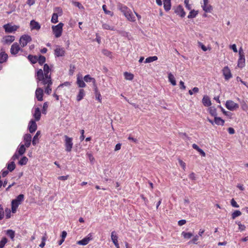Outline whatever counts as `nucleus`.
I'll use <instances>...</instances> for the list:
<instances>
[{"mask_svg": "<svg viewBox=\"0 0 248 248\" xmlns=\"http://www.w3.org/2000/svg\"><path fill=\"white\" fill-rule=\"evenodd\" d=\"M43 70L40 69L37 70L35 77L38 86L43 85L45 87V92L49 94L51 92V86L52 81L51 78L50 69L47 64L44 65Z\"/></svg>", "mask_w": 248, "mask_h": 248, "instance_id": "1", "label": "nucleus"}, {"mask_svg": "<svg viewBox=\"0 0 248 248\" xmlns=\"http://www.w3.org/2000/svg\"><path fill=\"white\" fill-rule=\"evenodd\" d=\"M118 9L123 13L127 20L134 22L136 21V18L131 10L126 6L122 4L118 5Z\"/></svg>", "mask_w": 248, "mask_h": 248, "instance_id": "2", "label": "nucleus"}, {"mask_svg": "<svg viewBox=\"0 0 248 248\" xmlns=\"http://www.w3.org/2000/svg\"><path fill=\"white\" fill-rule=\"evenodd\" d=\"M24 195L22 194H19L16 198L12 200L11 202V209L12 212L15 213L16 211V209L18 206L21 204L22 202L24 201Z\"/></svg>", "mask_w": 248, "mask_h": 248, "instance_id": "3", "label": "nucleus"}, {"mask_svg": "<svg viewBox=\"0 0 248 248\" xmlns=\"http://www.w3.org/2000/svg\"><path fill=\"white\" fill-rule=\"evenodd\" d=\"M26 147L23 143H20L18 146L17 147L16 150L13 155L12 157V159L16 160L19 158L20 156H22L26 152Z\"/></svg>", "mask_w": 248, "mask_h": 248, "instance_id": "4", "label": "nucleus"}, {"mask_svg": "<svg viewBox=\"0 0 248 248\" xmlns=\"http://www.w3.org/2000/svg\"><path fill=\"white\" fill-rule=\"evenodd\" d=\"M63 25L62 23L60 22L58 25L52 27L53 33L56 38H59L62 35Z\"/></svg>", "mask_w": 248, "mask_h": 248, "instance_id": "5", "label": "nucleus"}, {"mask_svg": "<svg viewBox=\"0 0 248 248\" xmlns=\"http://www.w3.org/2000/svg\"><path fill=\"white\" fill-rule=\"evenodd\" d=\"M64 146L65 147V151L67 152L71 151L73 146V139L70 138L66 135L64 136Z\"/></svg>", "mask_w": 248, "mask_h": 248, "instance_id": "6", "label": "nucleus"}, {"mask_svg": "<svg viewBox=\"0 0 248 248\" xmlns=\"http://www.w3.org/2000/svg\"><path fill=\"white\" fill-rule=\"evenodd\" d=\"M239 59L237 62V66L239 67L243 68L245 65V53L242 47L239 49Z\"/></svg>", "mask_w": 248, "mask_h": 248, "instance_id": "7", "label": "nucleus"}, {"mask_svg": "<svg viewBox=\"0 0 248 248\" xmlns=\"http://www.w3.org/2000/svg\"><path fill=\"white\" fill-rule=\"evenodd\" d=\"M5 32L7 33H10L16 31L19 28V26L12 25L11 23H8L3 26Z\"/></svg>", "mask_w": 248, "mask_h": 248, "instance_id": "8", "label": "nucleus"}, {"mask_svg": "<svg viewBox=\"0 0 248 248\" xmlns=\"http://www.w3.org/2000/svg\"><path fill=\"white\" fill-rule=\"evenodd\" d=\"M31 41V37L27 34L22 35L19 39V43L22 47H24L28 43Z\"/></svg>", "mask_w": 248, "mask_h": 248, "instance_id": "9", "label": "nucleus"}, {"mask_svg": "<svg viewBox=\"0 0 248 248\" xmlns=\"http://www.w3.org/2000/svg\"><path fill=\"white\" fill-rule=\"evenodd\" d=\"M10 53L12 55L16 56L19 51H22L23 50L20 48L19 45L17 43H14L11 46Z\"/></svg>", "mask_w": 248, "mask_h": 248, "instance_id": "10", "label": "nucleus"}, {"mask_svg": "<svg viewBox=\"0 0 248 248\" xmlns=\"http://www.w3.org/2000/svg\"><path fill=\"white\" fill-rule=\"evenodd\" d=\"M54 55L56 57H63L65 55V50L64 47L56 45L54 49Z\"/></svg>", "mask_w": 248, "mask_h": 248, "instance_id": "11", "label": "nucleus"}, {"mask_svg": "<svg viewBox=\"0 0 248 248\" xmlns=\"http://www.w3.org/2000/svg\"><path fill=\"white\" fill-rule=\"evenodd\" d=\"M226 108L231 110L233 111L239 108V105L232 100H227L225 104Z\"/></svg>", "mask_w": 248, "mask_h": 248, "instance_id": "12", "label": "nucleus"}, {"mask_svg": "<svg viewBox=\"0 0 248 248\" xmlns=\"http://www.w3.org/2000/svg\"><path fill=\"white\" fill-rule=\"evenodd\" d=\"M92 239L93 234L92 233H90L82 240L77 241V244L79 245L85 246L87 245Z\"/></svg>", "mask_w": 248, "mask_h": 248, "instance_id": "13", "label": "nucleus"}, {"mask_svg": "<svg viewBox=\"0 0 248 248\" xmlns=\"http://www.w3.org/2000/svg\"><path fill=\"white\" fill-rule=\"evenodd\" d=\"M15 40V37L13 35H6L1 39V42L4 45H10Z\"/></svg>", "mask_w": 248, "mask_h": 248, "instance_id": "14", "label": "nucleus"}, {"mask_svg": "<svg viewBox=\"0 0 248 248\" xmlns=\"http://www.w3.org/2000/svg\"><path fill=\"white\" fill-rule=\"evenodd\" d=\"M203 4H202V7L205 13H211L213 10L212 6L209 4L208 0H203Z\"/></svg>", "mask_w": 248, "mask_h": 248, "instance_id": "15", "label": "nucleus"}, {"mask_svg": "<svg viewBox=\"0 0 248 248\" xmlns=\"http://www.w3.org/2000/svg\"><path fill=\"white\" fill-rule=\"evenodd\" d=\"M223 75L225 80H228L232 77L231 70L228 66H225L222 69Z\"/></svg>", "mask_w": 248, "mask_h": 248, "instance_id": "16", "label": "nucleus"}, {"mask_svg": "<svg viewBox=\"0 0 248 248\" xmlns=\"http://www.w3.org/2000/svg\"><path fill=\"white\" fill-rule=\"evenodd\" d=\"M31 139L32 137L31 135L30 134H25L23 136V141L24 142V145L26 146L27 148L30 147L31 143Z\"/></svg>", "mask_w": 248, "mask_h": 248, "instance_id": "17", "label": "nucleus"}, {"mask_svg": "<svg viewBox=\"0 0 248 248\" xmlns=\"http://www.w3.org/2000/svg\"><path fill=\"white\" fill-rule=\"evenodd\" d=\"M35 97L38 101H41L43 100V90L41 88H37L35 91Z\"/></svg>", "mask_w": 248, "mask_h": 248, "instance_id": "18", "label": "nucleus"}, {"mask_svg": "<svg viewBox=\"0 0 248 248\" xmlns=\"http://www.w3.org/2000/svg\"><path fill=\"white\" fill-rule=\"evenodd\" d=\"M28 128L31 133L35 132L37 129V124L35 121L31 120L29 124Z\"/></svg>", "mask_w": 248, "mask_h": 248, "instance_id": "19", "label": "nucleus"}, {"mask_svg": "<svg viewBox=\"0 0 248 248\" xmlns=\"http://www.w3.org/2000/svg\"><path fill=\"white\" fill-rule=\"evenodd\" d=\"M30 28L31 30H35L36 31H39L41 28V26L38 22L34 20H32L30 22Z\"/></svg>", "mask_w": 248, "mask_h": 248, "instance_id": "20", "label": "nucleus"}, {"mask_svg": "<svg viewBox=\"0 0 248 248\" xmlns=\"http://www.w3.org/2000/svg\"><path fill=\"white\" fill-rule=\"evenodd\" d=\"M8 56L4 51L0 52V63H3L7 61Z\"/></svg>", "mask_w": 248, "mask_h": 248, "instance_id": "21", "label": "nucleus"}, {"mask_svg": "<svg viewBox=\"0 0 248 248\" xmlns=\"http://www.w3.org/2000/svg\"><path fill=\"white\" fill-rule=\"evenodd\" d=\"M175 13L179 15L181 17H184L186 15V13L183 7L181 5H179L175 10Z\"/></svg>", "mask_w": 248, "mask_h": 248, "instance_id": "22", "label": "nucleus"}, {"mask_svg": "<svg viewBox=\"0 0 248 248\" xmlns=\"http://www.w3.org/2000/svg\"><path fill=\"white\" fill-rule=\"evenodd\" d=\"M202 103L204 106L209 107L211 105L210 98L207 95H204L202 100Z\"/></svg>", "mask_w": 248, "mask_h": 248, "instance_id": "23", "label": "nucleus"}, {"mask_svg": "<svg viewBox=\"0 0 248 248\" xmlns=\"http://www.w3.org/2000/svg\"><path fill=\"white\" fill-rule=\"evenodd\" d=\"M77 84L80 88H84L86 87V84L82 79V78L79 75L77 77Z\"/></svg>", "mask_w": 248, "mask_h": 248, "instance_id": "24", "label": "nucleus"}, {"mask_svg": "<svg viewBox=\"0 0 248 248\" xmlns=\"http://www.w3.org/2000/svg\"><path fill=\"white\" fill-rule=\"evenodd\" d=\"M240 103L241 108L243 110L247 111L248 110V105L244 100H240V98L237 99Z\"/></svg>", "mask_w": 248, "mask_h": 248, "instance_id": "25", "label": "nucleus"}, {"mask_svg": "<svg viewBox=\"0 0 248 248\" xmlns=\"http://www.w3.org/2000/svg\"><path fill=\"white\" fill-rule=\"evenodd\" d=\"M84 80L86 82H92L93 86L96 85L95 79L94 78H92L89 75H87L84 76Z\"/></svg>", "mask_w": 248, "mask_h": 248, "instance_id": "26", "label": "nucleus"}, {"mask_svg": "<svg viewBox=\"0 0 248 248\" xmlns=\"http://www.w3.org/2000/svg\"><path fill=\"white\" fill-rule=\"evenodd\" d=\"M85 93L83 89H80L79 90L78 93L77 95V100L78 101H81L85 96Z\"/></svg>", "mask_w": 248, "mask_h": 248, "instance_id": "27", "label": "nucleus"}, {"mask_svg": "<svg viewBox=\"0 0 248 248\" xmlns=\"http://www.w3.org/2000/svg\"><path fill=\"white\" fill-rule=\"evenodd\" d=\"M33 116L34 117L35 120L37 121L40 119L41 111L39 108H35Z\"/></svg>", "mask_w": 248, "mask_h": 248, "instance_id": "28", "label": "nucleus"}, {"mask_svg": "<svg viewBox=\"0 0 248 248\" xmlns=\"http://www.w3.org/2000/svg\"><path fill=\"white\" fill-rule=\"evenodd\" d=\"M163 5L166 11H169L171 8V0H163Z\"/></svg>", "mask_w": 248, "mask_h": 248, "instance_id": "29", "label": "nucleus"}, {"mask_svg": "<svg viewBox=\"0 0 248 248\" xmlns=\"http://www.w3.org/2000/svg\"><path fill=\"white\" fill-rule=\"evenodd\" d=\"M41 134V132L40 131H38L34 136L32 140V143L33 145H35L39 142V137Z\"/></svg>", "mask_w": 248, "mask_h": 248, "instance_id": "30", "label": "nucleus"}, {"mask_svg": "<svg viewBox=\"0 0 248 248\" xmlns=\"http://www.w3.org/2000/svg\"><path fill=\"white\" fill-rule=\"evenodd\" d=\"M93 87H94V93H95V95L96 97V99L97 100H98L100 102H101L102 97H101V95L99 92L98 91V90L97 87V85H95V86H93Z\"/></svg>", "mask_w": 248, "mask_h": 248, "instance_id": "31", "label": "nucleus"}, {"mask_svg": "<svg viewBox=\"0 0 248 248\" xmlns=\"http://www.w3.org/2000/svg\"><path fill=\"white\" fill-rule=\"evenodd\" d=\"M214 122L218 125H223L224 124V121L220 117L217 116L214 117Z\"/></svg>", "mask_w": 248, "mask_h": 248, "instance_id": "32", "label": "nucleus"}, {"mask_svg": "<svg viewBox=\"0 0 248 248\" xmlns=\"http://www.w3.org/2000/svg\"><path fill=\"white\" fill-rule=\"evenodd\" d=\"M168 79L169 82H170L173 86L176 85V83L175 78L171 73L168 74Z\"/></svg>", "mask_w": 248, "mask_h": 248, "instance_id": "33", "label": "nucleus"}, {"mask_svg": "<svg viewBox=\"0 0 248 248\" xmlns=\"http://www.w3.org/2000/svg\"><path fill=\"white\" fill-rule=\"evenodd\" d=\"M102 26L103 29L114 31V27L110 26L108 23H102Z\"/></svg>", "mask_w": 248, "mask_h": 248, "instance_id": "34", "label": "nucleus"}, {"mask_svg": "<svg viewBox=\"0 0 248 248\" xmlns=\"http://www.w3.org/2000/svg\"><path fill=\"white\" fill-rule=\"evenodd\" d=\"M28 161V159L26 156H23L18 161V164L20 166L26 165Z\"/></svg>", "mask_w": 248, "mask_h": 248, "instance_id": "35", "label": "nucleus"}, {"mask_svg": "<svg viewBox=\"0 0 248 248\" xmlns=\"http://www.w3.org/2000/svg\"><path fill=\"white\" fill-rule=\"evenodd\" d=\"M208 111L212 116L215 117L217 116V109L215 107H210L208 108Z\"/></svg>", "mask_w": 248, "mask_h": 248, "instance_id": "36", "label": "nucleus"}, {"mask_svg": "<svg viewBox=\"0 0 248 248\" xmlns=\"http://www.w3.org/2000/svg\"><path fill=\"white\" fill-rule=\"evenodd\" d=\"M124 75L125 79L126 80H132L134 78L133 74L127 72H125L124 74Z\"/></svg>", "mask_w": 248, "mask_h": 248, "instance_id": "37", "label": "nucleus"}, {"mask_svg": "<svg viewBox=\"0 0 248 248\" xmlns=\"http://www.w3.org/2000/svg\"><path fill=\"white\" fill-rule=\"evenodd\" d=\"M118 236L116 234L115 231H113L111 233V239L112 242L114 243H116L118 242Z\"/></svg>", "mask_w": 248, "mask_h": 248, "instance_id": "38", "label": "nucleus"}, {"mask_svg": "<svg viewBox=\"0 0 248 248\" xmlns=\"http://www.w3.org/2000/svg\"><path fill=\"white\" fill-rule=\"evenodd\" d=\"M6 234L9 236L12 240H13L15 236V232L12 230H8L6 231Z\"/></svg>", "mask_w": 248, "mask_h": 248, "instance_id": "39", "label": "nucleus"}, {"mask_svg": "<svg viewBox=\"0 0 248 248\" xmlns=\"http://www.w3.org/2000/svg\"><path fill=\"white\" fill-rule=\"evenodd\" d=\"M198 11H195L194 10H191L187 16V17L188 18H192L195 17L198 15Z\"/></svg>", "mask_w": 248, "mask_h": 248, "instance_id": "40", "label": "nucleus"}, {"mask_svg": "<svg viewBox=\"0 0 248 248\" xmlns=\"http://www.w3.org/2000/svg\"><path fill=\"white\" fill-rule=\"evenodd\" d=\"M157 60V56H152L147 58L145 59V63H150L153 62H154L155 61H156Z\"/></svg>", "mask_w": 248, "mask_h": 248, "instance_id": "41", "label": "nucleus"}, {"mask_svg": "<svg viewBox=\"0 0 248 248\" xmlns=\"http://www.w3.org/2000/svg\"><path fill=\"white\" fill-rule=\"evenodd\" d=\"M16 165L14 161L10 162L7 164V169L10 171H12L15 170Z\"/></svg>", "mask_w": 248, "mask_h": 248, "instance_id": "42", "label": "nucleus"}, {"mask_svg": "<svg viewBox=\"0 0 248 248\" xmlns=\"http://www.w3.org/2000/svg\"><path fill=\"white\" fill-rule=\"evenodd\" d=\"M58 15L57 13H53L51 17V22L53 23H56L58 22Z\"/></svg>", "mask_w": 248, "mask_h": 248, "instance_id": "43", "label": "nucleus"}, {"mask_svg": "<svg viewBox=\"0 0 248 248\" xmlns=\"http://www.w3.org/2000/svg\"><path fill=\"white\" fill-rule=\"evenodd\" d=\"M28 59L32 63H35L37 62V57L35 56H33L31 55H29L28 57Z\"/></svg>", "mask_w": 248, "mask_h": 248, "instance_id": "44", "label": "nucleus"}, {"mask_svg": "<svg viewBox=\"0 0 248 248\" xmlns=\"http://www.w3.org/2000/svg\"><path fill=\"white\" fill-rule=\"evenodd\" d=\"M241 214L242 213L240 211L236 210L232 214V219H234L236 217L241 216Z\"/></svg>", "mask_w": 248, "mask_h": 248, "instance_id": "45", "label": "nucleus"}, {"mask_svg": "<svg viewBox=\"0 0 248 248\" xmlns=\"http://www.w3.org/2000/svg\"><path fill=\"white\" fill-rule=\"evenodd\" d=\"M8 240L6 237H3L0 241V248H3L5 244L7 243Z\"/></svg>", "mask_w": 248, "mask_h": 248, "instance_id": "46", "label": "nucleus"}, {"mask_svg": "<svg viewBox=\"0 0 248 248\" xmlns=\"http://www.w3.org/2000/svg\"><path fill=\"white\" fill-rule=\"evenodd\" d=\"M182 235L185 238H187L189 239L191 238L193 236V234L191 232H182Z\"/></svg>", "mask_w": 248, "mask_h": 248, "instance_id": "47", "label": "nucleus"}, {"mask_svg": "<svg viewBox=\"0 0 248 248\" xmlns=\"http://www.w3.org/2000/svg\"><path fill=\"white\" fill-rule=\"evenodd\" d=\"M37 62H38L39 64H43L46 62L45 57L44 56L40 55L38 58H37Z\"/></svg>", "mask_w": 248, "mask_h": 248, "instance_id": "48", "label": "nucleus"}, {"mask_svg": "<svg viewBox=\"0 0 248 248\" xmlns=\"http://www.w3.org/2000/svg\"><path fill=\"white\" fill-rule=\"evenodd\" d=\"M73 3L75 6L78 7L80 9L83 10L84 9L82 5L78 1H73Z\"/></svg>", "mask_w": 248, "mask_h": 248, "instance_id": "49", "label": "nucleus"}, {"mask_svg": "<svg viewBox=\"0 0 248 248\" xmlns=\"http://www.w3.org/2000/svg\"><path fill=\"white\" fill-rule=\"evenodd\" d=\"M236 223L238 225V226H239V230L241 232L243 231H244L245 230L246 226L242 224L240 222H239H239H237Z\"/></svg>", "mask_w": 248, "mask_h": 248, "instance_id": "50", "label": "nucleus"}, {"mask_svg": "<svg viewBox=\"0 0 248 248\" xmlns=\"http://www.w3.org/2000/svg\"><path fill=\"white\" fill-rule=\"evenodd\" d=\"M48 104L47 102H45L43 104V109H42V113L43 114H46V110L48 108Z\"/></svg>", "mask_w": 248, "mask_h": 248, "instance_id": "51", "label": "nucleus"}, {"mask_svg": "<svg viewBox=\"0 0 248 248\" xmlns=\"http://www.w3.org/2000/svg\"><path fill=\"white\" fill-rule=\"evenodd\" d=\"M184 2L186 8L188 10H191L192 7L191 5L189 4V0H185Z\"/></svg>", "mask_w": 248, "mask_h": 248, "instance_id": "52", "label": "nucleus"}, {"mask_svg": "<svg viewBox=\"0 0 248 248\" xmlns=\"http://www.w3.org/2000/svg\"><path fill=\"white\" fill-rule=\"evenodd\" d=\"M231 203L232 207H236V208L239 207V205L237 203V202H235V201L233 199L231 200Z\"/></svg>", "mask_w": 248, "mask_h": 248, "instance_id": "53", "label": "nucleus"}, {"mask_svg": "<svg viewBox=\"0 0 248 248\" xmlns=\"http://www.w3.org/2000/svg\"><path fill=\"white\" fill-rule=\"evenodd\" d=\"M179 165L182 167L183 169L185 170L186 169V163L183 162L181 159H178Z\"/></svg>", "mask_w": 248, "mask_h": 248, "instance_id": "54", "label": "nucleus"}, {"mask_svg": "<svg viewBox=\"0 0 248 248\" xmlns=\"http://www.w3.org/2000/svg\"><path fill=\"white\" fill-rule=\"evenodd\" d=\"M102 8L105 14L112 15V12L110 11H108V10H107L106 5H103Z\"/></svg>", "mask_w": 248, "mask_h": 248, "instance_id": "55", "label": "nucleus"}, {"mask_svg": "<svg viewBox=\"0 0 248 248\" xmlns=\"http://www.w3.org/2000/svg\"><path fill=\"white\" fill-rule=\"evenodd\" d=\"M4 217V211L1 205L0 204V220H1Z\"/></svg>", "mask_w": 248, "mask_h": 248, "instance_id": "56", "label": "nucleus"}, {"mask_svg": "<svg viewBox=\"0 0 248 248\" xmlns=\"http://www.w3.org/2000/svg\"><path fill=\"white\" fill-rule=\"evenodd\" d=\"M199 239V236L196 235L194 237V238L192 239V240L191 241H189L188 243H193L195 244H197V241H198Z\"/></svg>", "mask_w": 248, "mask_h": 248, "instance_id": "57", "label": "nucleus"}, {"mask_svg": "<svg viewBox=\"0 0 248 248\" xmlns=\"http://www.w3.org/2000/svg\"><path fill=\"white\" fill-rule=\"evenodd\" d=\"M5 212L6 213V217L9 218L11 217V211L9 209L6 208L5 209Z\"/></svg>", "mask_w": 248, "mask_h": 248, "instance_id": "58", "label": "nucleus"}, {"mask_svg": "<svg viewBox=\"0 0 248 248\" xmlns=\"http://www.w3.org/2000/svg\"><path fill=\"white\" fill-rule=\"evenodd\" d=\"M80 133H81V136L79 138V139L81 141H82L84 140V138H85V137H84V130L83 129L82 130H80Z\"/></svg>", "mask_w": 248, "mask_h": 248, "instance_id": "59", "label": "nucleus"}, {"mask_svg": "<svg viewBox=\"0 0 248 248\" xmlns=\"http://www.w3.org/2000/svg\"><path fill=\"white\" fill-rule=\"evenodd\" d=\"M220 107L221 108V110L223 114H224L226 116H230L231 115V113L229 111H227L224 110V108H223L221 106Z\"/></svg>", "mask_w": 248, "mask_h": 248, "instance_id": "60", "label": "nucleus"}, {"mask_svg": "<svg viewBox=\"0 0 248 248\" xmlns=\"http://www.w3.org/2000/svg\"><path fill=\"white\" fill-rule=\"evenodd\" d=\"M68 175L66 176H61L58 177V179L60 180L65 181L67 180L68 178Z\"/></svg>", "mask_w": 248, "mask_h": 248, "instance_id": "61", "label": "nucleus"}, {"mask_svg": "<svg viewBox=\"0 0 248 248\" xmlns=\"http://www.w3.org/2000/svg\"><path fill=\"white\" fill-rule=\"evenodd\" d=\"M199 46H201V48L202 49V50L203 51H206L207 50L206 47L204 45H203L202 43L199 42Z\"/></svg>", "mask_w": 248, "mask_h": 248, "instance_id": "62", "label": "nucleus"}, {"mask_svg": "<svg viewBox=\"0 0 248 248\" xmlns=\"http://www.w3.org/2000/svg\"><path fill=\"white\" fill-rule=\"evenodd\" d=\"M102 52L104 55L107 56H109L111 54V52L107 49L103 50Z\"/></svg>", "mask_w": 248, "mask_h": 248, "instance_id": "63", "label": "nucleus"}, {"mask_svg": "<svg viewBox=\"0 0 248 248\" xmlns=\"http://www.w3.org/2000/svg\"><path fill=\"white\" fill-rule=\"evenodd\" d=\"M186 223V220H185V219H182V220H179L178 222V224L181 226L184 224H185Z\"/></svg>", "mask_w": 248, "mask_h": 248, "instance_id": "64", "label": "nucleus"}]
</instances>
